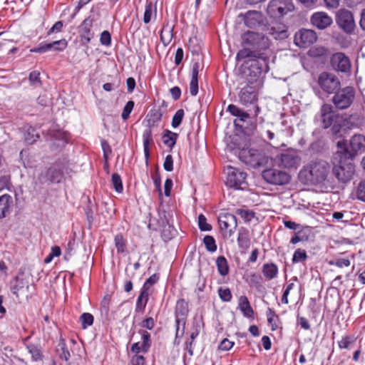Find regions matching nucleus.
Instances as JSON below:
<instances>
[{
	"label": "nucleus",
	"instance_id": "obj_4",
	"mask_svg": "<svg viewBox=\"0 0 365 365\" xmlns=\"http://www.w3.org/2000/svg\"><path fill=\"white\" fill-rule=\"evenodd\" d=\"M321 120L324 128H331L333 135H337L342 128L341 118L334 110V107L324 103L320 109Z\"/></svg>",
	"mask_w": 365,
	"mask_h": 365
},
{
	"label": "nucleus",
	"instance_id": "obj_40",
	"mask_svg": "<svg viewBox=\"0 0 365 365\" xmlns=\"http://www.w3.org/2000/svg\"><path fill=\"white\" fill-rule=\"evenodd\" d=\"M111 180L115 190L118 193H121L123 190V186L120 176L118 173H113Z\"/></svg>",
	"mask_w": 365,
	"mask_h": 365
},
{
	"label": "nucleus",
	"instance_id": "obj_34",
	"mask_svg": "<svg viewBox=\"0 0 365 365\" xmlns=\"http://www.w3.org/2000/svg\"><path fill=\"white\" fill-rule=\"evenodd\" d=\"M47 175L49 181L52 183H59L63 177V172L55 167H51L47 170Z\"/></svg>",
	"mask_w": 365,
	"mask_h": 365
},
{
	"label": "nucleus",
	"instance_id": "obj_27",
	"mask_svg": "<svg viewBox=\"0 0 365 365\" xmlns=\"http://www.w3.org/2000/svg\"><path fill=\"white\" fill-rule=\"evenodd\" d=\"M261 19L262 15L260 12L248 11L244 17L245 24L250 28H254L260 24Z\"/></svg>",
	"mask_w": 365,
	"mask_h": 365
},
{
	"label": "nucleus",
	"instance_id": "obj_63",
	"mask_svg": "<svg viewBox=\"0 0 365 365\" xmlns=\"http://www.w3.org/2000/svg\"><path fill=\"white\" fill-rule=\"evenodd\" d=\"M241 110V108L233 104H230L227 108V111H228L232 115L236 117L240 115Z\"/></svg>",
	"mask_w": 365,
	"mask_h": 365
},
{
	"label": "nucleus",
	"instance_id": "obj_35",
	"mask_svg": "<svg viewBox=\"0 0 365 365\" xmlns=\"http://www.w3.org/2000/svg\"><path fill=\"white\" fill-rule=\"evenodd\" d=\"M156 12V6L152 1H147L145 6V11L143 14V22L145 24H149L151 21L153 13L155 16Z\"/></svg>",
	"mask_w": 365,
	"mask_h": 365
},
{
	"label": "nucleus",
	"instance_id": "obj_21",
	"mask_svg": "<svg viewBox=\"0 0 365 365\" xmlns=\"http://www.w3.org/2000/svg\"><path fill=\"white\" fill-rule=\"evenodd\" d=\"M139 333L142 336V344H140V342L134 343L130 348L131 351L136 354L140 351L147 353L151 346L150 334L145 330H140Z\"/></svg>",
	"mask_w": 365,
	"mask_h": 365
},
{
	"label": "nucleus",
	"instance_id": "obj_38",
	"mask_svg": "<svg viewBox=\"0 0 365 365\" xmlns=\"http://www.w3.org/2000/svg\"><path fill=\"white\" fill-rule=\"evenodd\" d=\"M216 264L219 273L222 276H225L229 272V267L227 262L224 257H218L216 260Z\"/></svg>",
	"mask_w": 365,
	"mask_h": 365
},
{
	"label": "nucleus",
	"instance_id": "obj_28",
	"mask_svg": "<svg viewBox=\"0 0 365 365\" xmlns=\"http://www.w3.org/2000/svg\"><path fill=\"white\" fill-rule=\"evenodd\" d=\"M310 234L311 230L309 227H302L294 233L290 242L294 245L299 242L307 241Z\"/></svg>",
	"mask_w": 365,
	"mask_h": 365
},
{
	"label": "nucleus",
	"instance_id": "obj_60",
	"mask_svg": "<svg viewBox=\"0 0 365 365\" xmlns=\"http://www.w3.org/2000/svg\"><path fill=\"white\" fill-rule=\"evenodd\" d=\"M234 342L228 340L227 339H223L220 346L219 349L222 351H228L233 346Z\"/></svg>",
	"mask_w": 365,
	"mask_h": 365
},
{
	"label": "nucleus",
	"instance_id": "obj_64",
	"mask_svg": "<svg viewBox=\"0 0 365 365\" xmlns=\"http://www.w3.org/2000/svg\"><path fill=\"white\" fill-rule=\"evenodd\" d=\"M131 361L133 365H144L145 358L141 355L136 354L132 358Z\"/></svg>",
	"mask_w": 365,
	"mask_h": 365
},
{
	"label": "nucleus",
	"instance_id": "obj_47",
	"mask_svg": "<svg viewBox=\"0 0 365 365\" xmlns=\"http://www.w3.org/2000/svg\"><path fill=\"white\" fill-rule=\"evenodd\" d=\"M218 294L220 299L223 302H230L232 299V293L229 288L220 287L218 289Z\"/></svg>",
	"mask_w": 365,
	"mask_h": 365
},
{
	"label": "nucleus",
	"instance_id": "obj_39",
	"mask_svg": "<svg viewBox=\"0 0 365 365\" xmlns=\"http://www.w3.org/2000/svg\"><path fill=\"white\" fill-rule=\"evenodd\" d=\"M197 223L201 231H210L212 230V225L207 222V218L203 214L198 215Z\"/></svg>",
	"mask_w": 365,
	"mask_h": 365
},
{
	"label": "nucleus",
	"instance_id": "obj_44",
	"mask_svg": "<svg viewBox=\"0 0 365 365\" xmlns=\"http://www.w3.org/2000/svg\"><path fill=\"white\" fill-rule=\"evenodd\" d=\"M110 304V296L106 295L103 297L101 302L100 311L101 314L108 316L109 313V308Z\"/></svg>",
	"mask_w": 365,
	"mask_h": 365
},
{
	"label": "nucleus",
	"instance_id": "obj_25",
	"mask_svg": "<svg viewBox=\"0 0 365 365\" xmlns=\"http://www.w3.org/2000/svg\"><path fill=\"white\" fill-rule=\"evenodd\" d=\"M269 34L275 39H285L288 37V31L286 25L277 24L268 28Z\"/></svg>",
	"mask_w": 365,
	"mask_h": 365
},
{
	"label": "nucleus",
	"instance_id": "obj_62",
	"mask_svg": "<svg viewBox=\"0 0 365 365\" xmlns=\"http://www.w3.org/2000/svg\"><path fill=\"white\" fill-rule=\"evenodd\" d=\"M141 326L151 330L155 326V321L153 317H148L142 322Z\"/></svg>",
	"mask_w": 365,
	"mask_h": 365
},
{
	"label": "nucleus",
	"instance_id": "obj_59",
	"mask_svg": "<svg viewBox=\"0 0 365 365\" xmlns=\"http://www.w3.org/2000/svg\"><path fill=\"white\" fill-rule=\"evenodd\" d=\"M307 257L306 252H294L292 262L294 263L304 262Z\"/></svg>",
	"mask_w": 365,
	"mask_h": 365
},
{
	"label": "nucleus",
	"instance_id": "obj_22",
	"mask_svg": "<svg viewBox=\"0 0 365 365\" xmlns=\"http://www.w3.org/2000/svg\"><path fill=\"white\" fill-rule=\"evenodd\" d=\"M67 41L65 39L56 41L48 43H41L38 47L31 49V52L34 53H45L53 49L55 45L61 46V47H55V51H63L67 46Z\"/></svg>",
	"mask_w": 365,
	"mask_h": 365
},
{
	"label": "nucleus",
	"instance_id": "obj_2",
	"mask_svg": "<svg viewBox=\"0 0 365 365\" xmlns=\"http://www.w3.org/2000/svg\"><path fill=\"white\" fill-rule=\"evenodd\" d=\"M337 156L354 159L358 153L365 151V136L361 134L354 135L349 144L343 140L337 143Z\"/></svg>",
	"mask_w": 365,
	"mask_h": 365
},
{
	"label": "nucleus",
	"instance_id": "obj_58",
	"mask_svg": "<svg viewBox=\"0 0 365 365\" xmlns=\"http://www.w3.org/2000/svg\"><path fill=\"white\" fill-rule=\"evenodd\" d=\"M63 24L61 21H56L54 25L48 31L47 36H50L55 32H61L62 31Z\"/></svg>",
	"mask_w": 365,
	"mask_h": 365
},
{
	"label": "nucleus",
	"instance_id": "obj_56",
	"mask_svg": "<svg viewBox=\"0 0 365 365\" xmlns=\"http://www.w3.org/2000/svg\"><path fill=\"white\" fill-rule=\"evenodd\" d=\"M101 144L103 152V158L106 160L108 159V155L111 154L112 153L111 148L108 141L106 140H102Z\"/></svg>",
	"mask_w": 365,
	"mask_h": 365
},
{
	"label": "nucleus",
	"instance_id": "obj_14",
	"mask_svg": "<svg viewBox=\"0 0 365 365\" xmlns=\"http://www.w3.org/2000/svg\"><path fill=\"white\" fill-rule=\"evenodd\" d=\"M318 84L327 93H333L339 88L341 83L333 73L322 72L318 78Z\"/></svg>",
	"mask_w": 365,
	"mask_h": 365
},
{
	"label": "nucleus",
	"instance_id": "obj_11",
	"mask_svg": "<svg viewBox=\"0 0 365 365\" xmlns=\"http://www.w3.org/2000/svg\"><path fill=\"white\" fill-rule=\"evenodd\" d=\"M226 185L237 190H243L247 186V173L232 166H227Z\"/></svg>",
	"mask_w": 365,
	"mask_h": 365
},
{
	"label": "nucleus",
	"instance_id": "obj_8",
	"mask_svg": "<svg viewBox=\"0 0 365 365\" xmlns=\"http://www.w3.org/2000/svg\"><path fill=\"white\" fill-rule=\"evenodd\" d=\"M355 98V90L351 86L339 88L334 92L331 101L336 108L344 110L351 106Z\"/></svg>",
	"mask_w": 365,
	"mask_h": 365
},
{
	"label": "nucleus",
	"instance_id": "obj_52",
	"mask_svg": "<svg viewBox=\"0 0 365 365\" xmlns=\"http://www.w3.org/2000/svg\"><path fill=\"white\" fill-rule=\"evenodd\" d=\"M355 339L351 336H345L340 340L338 344L340 349H349L354 344Z\"/></svg>",
	"mask_w": 365,
	"mask_h": 365
},
{
	"label": "nucleus",
	"instance_id": "obj_57",
	"mask_svg": "<svg viewBox=\"0 0 365 365\" xmlns=\"http://www.w3.org/2000/svg\"><path fill=\"white\" fill-rule=\"evenodd\" d=\"M29 81L32 84L41 85L40 73L38 71H34L29 74Z\"/></svg>",
	"mask_w": 365,
	"mask_h": 365
},
{
	"label": "nucleus",
	"instance_id": "obj_42",
	"mask_svg": "<svg viewBox=\"0 0 365 365\" xmlns=\"http://www.w3.org/2000/svg\"><path fill=\"white\" fill-rule=\"evenodd\" d=\"M235 213L246 222H250L255 217V212L250 210L237 209Z\"/></svg>",
	"mask_w": 365,
	"mask_h": 365
},
{
	"label": "nucleus",
	"instance_id": "obj_3",
	"mask_svg": "<svg viewBox=\"0 0 365 365\" xmlns=\"http://www.w3.org/2000/svg\"><path fill=\"white\" fill-rule=\"evenodd\" d=\"M163 117L160 109H152L147 114L144 122L146 128L143 133V151L146 158L150 155V144L153 142V128L158 127Z\"/></svg>",
	"mask_w": 365,
	"mask_h": 365
},
{
	"label": "nucleus",
	"instance_id": "obj_61",
	"mask_svg": "<svg viewBox=\"0 0 365 365\" xmlns=\"http://www.w3.org/2000/svg\"><path fill=\"white\" fill-rule=\"evenodd\" d=\"M202 69V66L201 63L198 61H195L192 68V77L191 78H198V74L200 71Z\"/></svg>",
	"mask_w": 365,
	"mask_h": 365
},
{
	"label": "nucleus",
	"instance_id": "obj_19",
	"mask_svg": "<svg viewBox=\"0 0 365 365\" xmlns=\"http://www.w3.org/2000/svg\"><path fill=\"white\" fill-rule=\"evenodd\" d=\"M310 21L314 27L321 30L327 29L333 22L332 18L324 11L314 13L311 16Z\"/></svg>",
	"mask_w": 365,
	"mask_h": 365
},
{
	"label": "nucleus",
	"instance_id": "obj_20",
	"mask_svg": "<svg viewBox=\"0 0 365 365\" xmlns=\"http://www.w3.org/2000/svg\"><path fill=\"white\" fill-rule=\"evenodd\" d=\"M281 164L287 168H296L299 165L301 158L294 150H287L279 158Z\"/></svg>",
	"mask_w": 365,
	"mask_h": 365
},
{
	"label": "nucleus",
	"instance_id": "obj_37",
	"mask_svg": "<svg viewBox=\"0 0 365 365\" xmlns=\"http://www.w3.org/2000/svg\"><path fill=\"white\" fill-rule=\"evenodd\" d=\"M262 273L267 279H272L277 277L278 268L277 265L273 263L264 264L262 268Z\"/></svg>",
	"mask_w": 365,
	"mask_h": 365
},
{
	"label": "nucleus",
	"instance_id": "obj_53",
	"mask_svg": "<svg viewBox=\"0 0 365 365\" xmlns=\"http://www.w3.org/2000/svg\"><path fill=\"white\" fill-rule=\"evenodd\" d=\"M100 42L102 45L108 46L111 44V35L108 31H103L100 36Z\"/></svg>",
	"mask_w": 365,
	"mask_h": 365
},
{
	"label": "nucleus",
	"instance_id": "obj_1",
	"mask_svg": "<svg viewBox=\"0 0 365 365\" xmlns=\"http://www.w3.org/2000/svg\"><path fill=\"white\" fill-rule=\"evenodd\" d=\"M270 45L269 38L264 34L247 31L241 36L242 49L237 53L236 60L264 59L265 51L269 48Z\"/></svg>",
	"mask_w": 365,
	"mask_h": 365
},
{
	"label": "nucleus",
	"instance_id": "obj_43",
	"mask_svg": "<svg viewBox=\"0 0 365 365\" xmlns=\"http://www.w3.org/2000/svg\"><path fill=\"white\" fill-rule=\"evenodd\" d=\"M93 316L90 313H83L80 317L82 328L86 329L93 324Z\"/></svg>",
	"mask_w": 365,
	"mask_h": 365
},
{
	"label": "nucleus",
	"instance_id": "obj_55",
	"mask_svg": "<svg viewBox=\"0 0 365 365\" xmlns=\"http://www.w3.org/2000/svg\"><path fill=\"white\" fill-rule=\"evenodd\" d=\"M164 169L168 172L173 170V158L171 155H168L164 160L163 163Z\"/></svg>",
	"mask_w": 365,
	"mask_h": 365
},
{
	"label": "nucleus",
	"instance_id": "obj_10",
	"mask_svg": "<svg viewBox=\"0 0 365 365\" xmlns=\"http://www.w3.org/2000/svg\"><path fill=\"white\" fill-rule=\"evenodd\" d=\"M263 179L273 185H284L288 184L292 177L286 171L277 168H267L262 171Z\"/></svg>",
	"mask_w": 365,
	"mask_h": 365
},
{
	"label": "nucleus",
	"instance_id": "obj_17",
	"mask_svg": "<svg viewBox=\"0 0 365 365\" xmlns=\"http://www.w3.org/2000/svg\"><path fill=\"white\" fill-rule=\"evenodd\" d=\"M336 24L346 33L353 31L355 24L354 16L351 11L346 9H340L336 15Z\"/></svg>",
	"mask_w": 365,
	"mask_h": 365
},
{
	"label": "nucleus",
	"instance_id": "obj_9",
	"mask_svg": "<svg viewBox=\"0 0 365 365\" xmlns=\"http://www.w3.org/2000/svg\"><path fill=\"white\" fill-rule=\"evenodd\" d=\"M292 0H271L267 6V12L272 18L277 19L294 11Z\"/></svg>",
	"mask_w": 365,
	"mask_h": 365
},
{
	"label": "nucleus",
	"instance_id": "obj_13",
	"mask_svg": "<svg viewBox=\"0 0 365 365\" xmlns=\"http://www.w3.org/2000/svg\"><path fill=\"white\" fill-rule=\"evenodd\" d=\"M95 20L93 16H88L78 26V32L80 38V43L82 46H88L95 36L93 30Z\"/></svg>",
	"mask_w": 365,
	"mask_h": 365
},
{
	"label": "nucleus",
	"instance_id": "obj_16",
	"mask_svg": "<svg viewBox=\"0 0 365 365\" xmlns=\"http://www.w3.org/2000/svg\"><path fill=\"white\" fill-rule=\"evenodd\" d=\"M330 61L332 68L336 71L349 73L351 71V61L344 53L339 52L333 54Z\"/></svg>",
	"mask_w": 365,
	"mask_h": 365
},
{
	"label": "nucleus",
	"instance_id": "obj_32",
	"mask_svg": "<svg viewBox=\"0 0 365 365\" xmlns=\"http://www.w3.org/2000/svg\"><path fill=\"white\" fill-rule=\"evenodd\" d=\"M178 138V133L172 132L169 130H165L162 137L163 143L166 146L169 147L170 150H172L176 144Z\"/></svg>",
	"mask_w": 365,
	"mask_h": 365
},
{
	"label": "nucleus",
	"instance_id": "obj_6",
	"mask_svg": "<svg viewBox=\"0 0 365 365\" xmlns=\"http://www.w3.org/2000/svg\"><path fill=\"white\" fill-rule=\"evenodd\" d=\"M304 171L309 173V180L313 183H321L327 180L330 165L327 161L322 160L312 161Z\"/></svg>",
	"mask_w": 365,
	"mask_h": 365
},
{
	"label": "nucleus",
	"instance_id": "obj_26",
	"mask_svg": "<svg viewBox=\"0 0 365 365\" xmlns=\"http://www.w3.org/2000/svg\"><path fill=\"white\" fill-rule=\"evenodd\" d=\"M237 242L240 248L243 250H248L252 244L250 231L245 228L241 227L239 230Z\"/></svg>",
	"mask_w": 365,
	"mask_h": 365
},
{
	"label": "nucleus",
	"instance_id": "obj_31",
	"mask_svg": "<svg viewBox=\"0 0 365 365\" xmlns=\"http://www.w3.org/2000/svg\"><path fill=\"white\" fill-rule=\"evenodd\" d=\"M150 292L141 289L140 293L137 299L135 305L136 312H143L146 307L149 299Z\"/></svg>",
	"mask_w": 365,
	"mask_h": 365
},
{
	"label": "nucleus",
	"instance_id": "obj_5",
	"mask_svg": "<svg viewBox=\"0 0 365 365\" xmlns=\"http://www.w3.org/2000/svg\"><path fill=\"white\" fill-rule=\"evenodd\" d=\"M341 157L337 156V151L334 153L333 173L339 181L346 182L354 174V165L352 163L353 159Z\"/></svg>",
	"mask_w": 365,
	"mask_h": 365
},
{
	"label": "nucleus",
	"instance_id": "obj_24",
	"mask_svg": "<svg viewBox=\"0 0 365 365\" xmlns=\"http://www.w3.org/2000/svg\"><path fill=\"white\" fill-rule=\"evenodd\" d=\"M29 284L24 279H21L19 277L15 278V282L11 287V290L14 294L16 296V297H19L21 295H25L27 297V292L29 289Z\"/></svg>",
	"mask_w": 365,
	"mask_h": 365
},
{
	"label": "nucleus",
	"instance_id": "obj_23",
	"mask_svg": "<svg viewBox=\"0 0 365 365\" xmlns=\"http://www.w3.org/2000/svg\"><path fill=\"white\" fill-rule=\"evenodd\" d=\"M26 347L31 355L32 361L36 362L43 361L44 355L40 344L28 343L26 344Z\"/></svg>",
	"mask_w": 365,
	"mask_h": 365
},
{
	"label": "nucleus",
	"instance_id": "obj_30",
	"mask_svg": "<svg viewBox=\"0 0 365 365\" xmlns=\"http://www.w3.org/2000/svg\"><path fill=\"white\" fill-rule=\"evenodd\" d=\"M238 307L245 317L248 318L253 317L254 311L250 306V302L246 296L243 295L239 298Z\"/></svg>",
	"mask_w": 365,
	"mask_h": 365
},
{
	"label": "nucleus",
	"instance_id": "obj_54",
	"mask_svg": "<svg viewBox=\"0 0 365 365\" xmlns=\"http://www.w3.org/2000/svg\"><path fill=\"white\" fill-rule=\"evenodd\" d=\"M190 93L192 96L198 93V78H191L189 85Z\"/></svg>",
	"mask_w": 365,
	"mask_h": 365
},
{
	"label": "nucleus",
	"instance_id": "obj_50",
	"mask_svg": "<svg viewBox=\"0 0 365 365\" xmlns=\"http://www.w3.org/2000/svg\"><path fill=\"white\" fill-rule=\"evenodd\" d=\"M329 264L336 265L338 267H349L350 265V260L345 258H338L329 261Z\"/></svg>",
	"mask_w": 365,
	"mask_h": 365
},
{
	"label": "nucleus",
	"instance_id": "obj_29",
	"mask_svg": "<svg viewBox=\"0 0 365 365\" xmlns=\"http://www.w3.org/2000/svg\"><path fill=\"white\" fill-rule=\"evenodd\" d=\"M12 205L13 200L11 195L5 194L0 197V219L6 217Z\"/></svg>",
	"mask_w": 365,
	"mask_h": 365
},
{
	"label": "nucleus",
	"instance_id": "obj_51",
	"mask_svg": "<svg viewBox=\"0 0 365 365\" xmlns=\"http://www.w3.org/2000/svg\"><path fill=\"white\" fill-rule=\"evenodd\" d=\"M159 279V276L157 274L151 275L144 283L142 289L149 292L150 286L155 284Z\"/></svg>",
	"mask_w": 365,
	"mask_h": 365
},
{
	"label": "nucleus",
	"instance_id": "obj_49",
	"mask_svg": "<svg viewBox=\"0 0 365 365\" xmlns=\"http://www.w3.org/2000/svg\"><path fill=\"white\" fill-rule=\"evenodd\" d=\"M115 244L118 251H124L126 248V240L122 235H117L115 237Z\"/></svg>",
	"mask_w": 365,
	"mask_h": 365
},
{
	"label": "nucleus",
	"instance_id": "obj_7",
	"mask_svg": "<svg viewBox=\"0 0 365 365\" xmlns=\"http://www.w3.org/2000/svg\"><path fill=\"white\" fill-rule=\"evenodd\" d=\"M239 158L247 165L252 168H259L267 163L265 154L259 150L243 148L239 152Z\"/></svg>",
	"mask_w": 365,
	"mask_h": 365
},
{
	"label": "nucleus",
	"instance_id": "obj_45",
	"mask_svg": "<svg viewBox=\"0 0 365 365\" xmlns=\"http://www.w3.org/2000/svg\"><path fill=\"white\" fill-rule=\"evenodd\" d=\"M203 243L207 251H216L217 245L212 236L206 235L203 239Z\"/></svg>",
	"mask_w": 365,
	"mask_h": 365
},
{
	"label": "nucleus",
	"instance_id": "obj_46",
	"mask_svg": "<svg viewBox=\"0 0 365 365\" xmlns=\"http://www.w3.org/2000/svg\"><path fill=\"white\" fill-rule=\"evenodd\" d=\"M356 196L358 200L365 202V179L358 184L356 190Z\"/></svg>",
	"mask_w": 365,
	"mask_h": 365
},
{
	"label": "nucleus",
	"instance_id": "obj_18",
	"mask_svg": "<svg viewBox=\"0 0 365 365\" xmlns=\"http://www.w3.org/2000/svg\"><path fill=\"white\" fill-rule=\"evenodd\" d=\"M238 97L243 106L251 105L257 101V92L255 87L247 85L240 90Z\"/></svg>",
	"mask_w": 365,
	"mask_h": 365
},
{
	"label": "nucleus",
	"instance_id": "obj_15",
	"mask_svg": "<svg viewBox=\"0 0 365 365\" xmlns=\"http://www.w3.org/2000/svg\"><path fill=\"white\" fill-rule=\"evenodd\" d=\"M317 34L311 29H300L294 35V43L300 48H307L316 42Z\"/></svg>",
	"mask_w": 365,
	"mask_h": 365
},
{
	"label": "nucleus",
	"instance_id": "obj_48",
	"mask_svg": "<svg viewBox=\"0 0 365 365\" xmlns=\"http://www.w3.org/2000/svg\"><path fill=\"white\" fill-rule=\"evenodd\" d=\"M133 107L134 102L133 101H129L126 103L121 114V117L124 120H127L129 118L130 114L133 109Z\"/></svg>",
	"mask_w": 365,
	"mask_h": 365
},
{
	"label": "nucleus",
	"instance_id": "obj_33",
	"mask_svg": "<svg viewBox=\"0 0 365 365\" xmlns=\"http://www.w3.org/2000/svg\"><path fill=\"white\" fill-rule=\"evenodd\" d=\"M188 312L187 303L184 299H179L175 307V318L185 319Z\"/></svg>",
	"mask_w": 365,
	"mask_h": 365
},
{
	"label": "nucleus",
	"instance_id": "obj_41",
	"mask_svg": "<svg viewBox=\"0 0 365 365\" xmlns=\"http://www.w3.org/2000/svg\"><path fill=\"white\" fill-rule=\"evenodd\" d=\"M185 112L183 109H179L175 112L171 123V125L174 128H178L181 124Z\"/></svg>",
	"mask_w": 365,
	"mask_h": 365
},
{
	"label": "nucleus",
	"instance_id": "obj_12",
	"mask_svg": "<svg viewBox=\"0 0 365 365\" xmlns=\"http://www.w3.org/2000/svg\"><path fill=\"white\" fill-rule=\"evenodd\" d=\"M218 224L222 235L225 237H230L237 228V218L230 213H221L218 217Z\"/></svg>",
	"mask_w": 365,
	"mask_h": 365
},
{
	"label": "nucleus",
	"instance_id": "obj_36",
	"mask_svg": "<svg viewBox=\"0 0 365 365\" xmlns=\"http://www.w3.org/2000/svg\"><path fill=\"white\" fill-rule=\"evenodd\" d=\"M161 42L164 46H168L173 38V27L168 25L164 26L160 34Z\"/></svg>",
	"mask_w": 365,
	"mask_h": 365
}]
</instances>
